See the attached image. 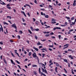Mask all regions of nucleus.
I'll return each instance as SVG.
<instances>
[{"mask_svg":"<svg viewBox=\"0 0 76 76\" xmlns=\"http://www.w3.org/2000/svg\"><path fill=\"white\" fill-rule=\"evenodd\" d=\"M35 31H38L39 29L38 28H36V29H34Z\"/></svg>","mask_w":76,"mask_h":76,"instance_id":"28","label":"nucleus"},{"mask_svg":"<svg viewBox=\"0 0 76 76\" xmlns=\"http://www.w3.org/2000/svg\"><path fill=\"white\" fill-rule=\"evenodd\" d=\"M72 24H70V26H73V25H75V23H74V22L73 23V22H71Z\"/></svg>","mask_w":76,"mask_h":76,"instance_id":"12","label":"nucleus"},{"mask_svg":"<svg viewBox=\"0 0 76 76\" xmlns=\"http://www.w3.org/2000/svg\"><path fill=\"white\" fill-rule=\"evenodd\" d=\"M15 61H16V62H17V63H18V64H20V62H19V61H18L17 60H15Z\"/></svg>","mask_w":76,"mask_h":76,"instance_id":"34","label":"nucleus"},{"mask_svg":"<svg viewBox=\"0 0 76 76\" xmlns=\"http://www.w3.org/2000/svg\"><path fill=\"white\" fill-rule=\"evenodd\" d=\"M48 50H49L50 51H53V50L51 48H49Z\"/></svg>","mask_w":76,"mask_h":76,"instance_id":"64","label":"nucleus"},{"mask_svg":"<svg viewBox=\"0 0 76 76\" xmlns=\"http://www.w3.org/2000/svg\"><path fill=\"white\" fill-rule=\"evenodd\" d=\"M41 41H43V42L45 41H46V39H44L43 40L41 39Z\"/></svg>","mask_w":76,"mask_h":76,"instance_id":"46","label":"nucleus"},{"mask_svg":"<svg viewBox=\"0 0 76 76\" xmlns=\"http://www.w3.org/2000/svg\"><path fill=\"white\" fill-rule=\"evenodd\" d=\"M65 25H66H66H67V22H66L65 23Z\"/></svg>","mask_w":76,"mask_h":76,"instance_id":"57","label":"nucleus"},{"mask_svg":"<svg viewBox=\"0 0 76 76\" xmlns=\"http://www.w3.org/2000/svg\"><path fill=\"white\" fill-rule=\"evenodd\" d=\"M3 23L4 25H8V24L7 23H6L5 21L3 22Z\"/></svg>","mask_w":76,"mask_h":76,"instance_id":"16","label":"nucleus"},{"mask_svg":"<svg viewBox=\"0 0 76 76\" xmlns=\"http://www.w3.org/2000/svg\"><path fill=\"white\" fill-rule=\"evenodd\" d=\"M75 18V17H73L72 18H71V20H74V18Z\"/></svg>","mask_w":76,"mask_h":76,"instance_id":"35","label":"nucleus"},{"mask_svg":"<svg viewBox=\"0 0 76 76\" xmlns=\"http://www.w3.org/2000/svg\"><path fill=\"white\" fill-rule=\"evenodd\" d=\"M3 3H0V4H2V5H6V3H4V2H2Z\"/></svg>","mask_w":76,"mask_h":76,"instance_id":"19","label":"nucleus"},{"mask_svg":"<svg viewBox=\"0 0 76 76\" xmlns=\"http://www.w3.org/2000/svg\"><path fill=\"white\" fill-rule=\"evenodd\" d=\"M1 31L2 32H3V27H1V28L0 27V32H1Z\"/></svg>","mask_w":76,"mask_h":76,"instance_id":"13","label":"nucleus"},{"mask_svg":"<svg viewBox=\"0 0 76 76\" xmlns=\"http://www.w3.org/2000/svg\"><path fill=\"white\" fill-rule=\"evenodd\" d=\"M58 37L59 39H63V37H61V35H59L58 36Z\"/></svg>","mask_w":76,"mask_h":76,"instance_id":"6","label":"nucleus"},{"mask_svg":"<svg viewBox=\"0 0 76 76\" xmlns=\"http://www.w3.org/2000/svg\"><path fill=\"white\" fill-rule=\"evenodd\" d=\"M28 31L30 34H32V32H31V31L30 30H28Z\"/></svg>","mask_w":76,"mask_h":76,"instance_id":"25","label":"nucleus"},{"mask_svg":"<svg viewBox=\"0 0 76 76\" xmlns=\"http://www.w3.org/2000/svg\"><path fill=\"white\" fill-rule=\"evenodd\" d=\"M22 51H23H23H24V48L22 47Z\"/></svg>","mask_w":76,"mask_h":76,"instance_id":"47","label":"nucleus"},{"mask_svg":"<svg viewBox=\"0 0 76 76\" xmlns=\"http://www.w3.org/2000/svg\"><path fill=\"white\" fill-rule=\"evenodd\" d=\"M51 23H56V22L55 21L54 22H52Z\"/></svg>","mask_w":76,"mask_h":76,"instance_id":"61","label":"nucleus"},{"mask_svg":"<svg viewBox=\"0 0 76 76\" xmlns=\"http://www.w3.org/2000/svg\"><path fill=\"white\" fill-rule=\"evenodd\" d=\"M68 66L69 67H70V63H68Z\"/></svg>","mask_w":76,"mask_h":76,"instance_id":"60","label":"nucleus"},{"mask_svg":"<svg viewBox=\"0 0 76 76\" xmlns=\"http://www.w3.org/2000/svg\"><path fill=\"white\" fill-rule=\"evenodd\" d=\"M52 63V60L51 59L49 61L50 63Z\"/></svg>","mask_w":76,"mask_h":76,"instance_id":"50","label":"nucleus"},{"mask_svg":"<svg viewBox=\"0 0 76 76\" xmlns=\"http://www.w3.org/2000/svg\"><path fill=\"white\" fill-rule=\"evenodd\" d=\"M68 20H69V19H70V17L66 16L65 17Z\"/></svg>","mask_w":76,"mask_h":76,"instance_id":"31","label":"nucleus"},{"mask_svg":"<svg viewBox=\"0 0 76 76\" xmlns=\"http://www.w3.org/2000/svg\"><path fill=\"white\" fill-rule=\"evenodd\" d=\"M69 44H66L64 45V47H65V48H67L69 47Z\"/></svg>","mask_w":76,"mask_h":76,"instance_id":"7","label":"nucleus"},{"mask_svg":"<svg viewBox=\"0 0 76 76\" xmlns=\"http://www.w3.org/2000/svg\"><path fill=\"white\" fill-rule=\"evenodd\" d=\"M26 6H28L29 7L30 9H31V6H30V5H29V4H26Z\"/></svg>","mask_w":76,"mask_h":76,"instance_id":"14","label":"nucleus"},{"mask_svg":"<svg viewBox=\"0 0 76 76\" xmlns=\"http://www.w3.org/2000/svg\"><path fill=\"white\" fill-rule=\"evenodd\" d=\"M30 28L32 31H34V28H33V27H32L31 26L30 27Z\"/></svg>","mask_w":76,"mask_h":76,"instance_id":"15","label":"nucleus"},{"mask_svg":"<svg viewBox=\"0 0 76 76\" xmlns=\"http://www.w3.org/2000/svg\"><path fill=\"white\" fill-rule=\"evenodd\" d=\"M68 22L69 23H71V22H72V21H71V20H68Z\"/></svg>","mask_w":76,"mask_h":76,"instance_id":"41","label":"nucleus"},{"mask_svg":"<svg viewBox=\"0 0 76 76\" xmlns=\"http://www.w3.org/2000/svg\"><path fill=\"white\" fill-rule=\"evenodd\" d=\"M37 65H36L33 64L32 65V67H37Z\"/></svg>","mask_w":76,"mask_h":76,"instance_id":"22","label":"nucleus"},{"mask_svg":"<svg viewBox=\"0 0 76 76\" xmlns=\"http://www.w3.org/2000/svg\"><path fill=\"white\" fill-rule=\"evenodd\" d=\"M3 61L5 63V64H7V61H6V59H3Z\"/></svg>","mask_w":76,"mask_h":76,"instance_id":"17","label":"nucleus"},{"mask_svg":"<svg viewBox=\"0 0 76 76\" xmlns=\"http://www.w3.org/2000/svg\"><path fill=\"white\" fill-rule=\"evenodd\" d=\"M19 34H23V32H22V30L19 31Z\"/></svg>","mask_w":76,"mask_h":76,"instance_id":"20","label":"nucleus"},{"mask_svg":"<svg viewBox=\"0 0 76 76\" xmlns=\"http://www.w3.org/2000/svg\"><path fill=\"white\" fill-rule=\"evenodd\" d=\"M11 26L12 28H15V30H17V26H16V24L14 23Z\"/></svg>","mask_w":76,"mask_h":76,"instance_id":"2","label":"nucleus"},{"mask_svg":"<svg viewBox=\"0 0 76 76\" xmlns=\"http://www.w3.org/2000/svg\"><path fill=\"white\" fill-rule=\"evenodd\" d=\"M49 47H52V48H53V45H49Z\"/></svg>","mask_w":76,"mask_h":76,"instance_id":"58","label":"nucleus"},{"mask_svg":"<svg viewBox=\"0 0 76 76\" xmlns=\"http://www.w3.org/2000/svg\"><path fill=\"white\" fill-rule=\"evenodd\" d=\"M21 13H23L24 15V16H25V17H26V14H25V12H24V11H21Z\"/></svg>","mask_w":76,"mask_h":76,"instance_id":"8","label":"nucleus"},{"mask_svg":"<svg viewBox=\"0 0 76 76\" xmlns=\"http://www.w3.org/2000/svg\"><path fill=\"white\" fill-rule=\"evenodd\" d=\"M53 64V62H52L51 64H49V66L50 67H51V65H52V64Z\"/></svg>","mask_w":76,"mask_h":76,"instance_id":"55","label":"nucleus"},{"mask_svg":"<svg viewBox=\"0 0 76 76\" xmlns=\"http://www.w3.org/2000/svg\"><path fill=\"white\" fill-rule=\"evenodd\" d=\"M33 48L36 50L37 51H38V49L37 48H35V47H33Z\"/></svg>","mask_w":76,"mask_h":76,"instance_id":"10","label":"nucleus"},{"mask_svg":"<svg viewBox=\"0 0 76 76\" xmlns=\"http://www.w3.org/2000/svg\"><path fill=\"white\" fill-rule=\"evenodd\" d=\"M41 50H45V51H47V49H45L44 48L41 49Z\"/></svg>","mask_w":76,"mask_h":76,"instance_id":"21","label":"nucleus"},{"mask_svg":"<svg viewBox=\"0 0 76 76\" xmlns=\"http://www.w3.org/2000/svg\"><path fill=\"white\" fill-rule=\"evenodd\" d=\"M33 20L34 22H35V20H36V19H35L34 18H33Z\"/></svg>","mask_w":76,"mask_h":76,"instance_id":"56","label":"nucleus"},{"mask_svg":"<svg viewBox=\"0 0 76 76\" xmlns=\"http://www.w3.org/2000/svg\"><path fill=\"white\" fill-rule=\"evenodd\" d=\"M73 6H76V3L74 2V3L73 4Z\"/></svg>","mask_w":76,"mask_h":76,"instance_id":"37","label":"nucleus"},{"mask_svg":"<svg viewBox=\"0 0 76 76\" xmlns=\"http://www.w3.org/2000/svg\"><path fill=\"white\" fill-rule=\"evenodd\" d=\"M31 54H32V53L31 52H29L28 56H31Z\"/></svg>","mask_w":76,"mask_h":76,"instance_id":"24","label":"nucleus"},{"mask_svg":"<svg viewBox=\"0 0 76 76\" xmlns=\"http://www.w3.org/2000/svg\"><path fill=\"white\" fill-rule=\"evenodd\" d=\"M11 55L13 57H15V56L14 55H13V53L12 52H11Z\"/></svg>","mask_w":76,"mask_h":76,"instance_id":"27","label":"nucleus"},{"mask_svg":"<svg viewBox=\"0 0 76 76\" xmlns=\"http://www.w3.org/2000/svg\"><path fill=\"white\" fill-rule=\"evenodd\" d=\"M56 29H61V28L60 27H55L53 28V31H55L56 30Z\"/></svg>","mask_w":76,"mask_h":76,"instance_id":"3","label":"nucleus"},{"mask_svg":"<svg viewBox=\"0 0 76 76\" xmlns=\"http://www.w3.org/2000/svg\"><path fill=\"white\" fill-rule=\"evenodd\" d=\"M32 56L34 58H36V59H37V58H38V56H37L35 52H34V53L33 54Z\"/></svg>","mask_w":76,"mask_h":76,"instance_id":"1","label":"nucleus"},{"mask_svg":"<svg viewBox=\"0 0 76 76\" xmlns=\"http://www.w3.org/2000/svg\"><path fill=\"white\" fill-rule=\"evenodd\" d=\"M42 72H44V71H45V70L43 68H42Z\"/></svg>","mask_w":76,"mask_h":76,"instance_id":"48","label":"nucleus"},{"mask_svg":"<svg viewBox=\"0 0 76 76\" xmlns=\"http://www.w3.org/2000/svg\"><path fill=\"white\" fill-rule=\"evenodd\" d=\"M18 67H19V69H21V68L20 67V65H18Z\"/></svg>","mask_w":76,"mask_h":76,"instance_id":"62","label":"nucleus"},{"mask_svg":"<svg viewBox=\"0 0 76 76\" xmlns=\"http://www.w3.org/2000/svg\"><path fill=\"white\" fill-rule=\"evenodd\" d=\"M37 60H38V64H39V58H37Z\"/></svg>","mask_w":76,"mask_h":76,"instance_id":"40","label":"nucleus"},{"mask_svg":"<svg viewBox=\"0 0 76 76\" xmlns=\"http://www.w3.org/2000/svg\"><path fill=\"white\" fill-rule=\"evenodd\" d=\"M58 56L59 57H60V58H61V55H58Z\"/></svg>","mask_w":76,"mask_h":76,"instance_id":"63","label":"nucleus"},{"mask_svg":"<svg viewBox=\"0 0 76 76\" xmlns=\"http://www.w3.org/2000/svg\"><path fill=\"white\" fill-rule=\"evenodd\" d=\"M44 72H45V73H47V75L48 74V73H47V70H46V69H45V71H44Z\"/></svg>","mask_w":76,"mask_h":76,"instance_id":"33","label":"nucleus"},{"mask_svg":"<svg viewBox=\"0 0 76 76\" xmlns=\"http://www.w3.org/2000/svg\"><path fill=\"white\" fill-rule=\"evenodd\" d=\"M34 37L36 39H38V37L37 36H35Z\"/></svg>","mask_w":76,"mask_h":76,"instance_id":"39","label":"nucleus"},{"mask_svg":"<svg viewBox=\"0 0 76 76\" xmlns=\"http://www.w3.org/2000/svg\"><path fill=\"white\" fill-rule=\"evenodd\" d=\"M66 25H61V26L62 27H64V26H65Z\"/></svg>","mask_w":76,"mask_h":76,"instance_id":"52","label":"nucleus"},{"mask_svg":"<svg viewBox=\"0 0 76 76\" xmlns=\"http://www.w3.org/2000/svg\"><path fill=\"white\" fill-rule=\"evenodd\" d=\"M64 62H66V63H68L67 61V59H64Z\"/></svg>","mask_w":76,"mask_h":76,"instance_id":"23","label":"nucleus"},{"mask_svg":"<svg viewBox=\"0 0 76 76\" xmlns=\"http://www.w3.org/2000/svg\"><path fill=\"white\" fill-rule=\"evenodd\" d=\"M27 15H28V17H30V14H29V12H28L27 13Z\"/></svg>","mask_w":76,"mask_h":76,"instance_id":"38","label":"nucleus"},{"mask_svg":"<svg viewBox=\"0 0 76 76\" xmlns=\"http://www.w3.org/2000/svg\"><path fill=\"white\" fill-rule=\"evenodd\" d=\"M50 35H54V33H53V32H52V33H50Z\"/></svg>","mask_w":76,"mask_h":76,"instance_id":"53","label":"nucleus"},{"mask_svg":"<svg viewBox=\"0 0 76 76\" xmlns=\"http://www.w3.org/2000/svg\"><path fill=\"white\" fill-rule=\"evenodd\" d=\"M68 51H72V49H68Z\"/></svg>","mask_w":76,"mask_h":76,"instance_id":"51","label":"nucleus"},{"mask_svg":"<svg viewBox=\"0 0 76 76\" xmlns=\"http://www.w3.org/2000/svg\"><path fill=\"white\" fill-rule=\"evenodd\" d=\"M45 17L46 18H48V15H45Z\"/></svg>","mask_w":76,"mask_h":76,"instance_id":"42","label":"nucleus"},{"mask_svg":"<svg viewBox=\"0 0 76 76\" xmlns=\"http://www.w3.org/2000/svg\"><path fill=\"white\" fill-rule=\"evenodd\" d=\"M8 21L11 24H12V23L11 22V21L10 20H8Z\"/></svg>","mask_w":76,"mask_h":76,"instance_id":"54","label":"nucleus"},{"mask_svg":"<svg viewBox=\"0 0 76 76\" xmlns=\"http://www.w3.org/2000/svg\"><path fill=\"white\" fill-rule=\"evenodd\" d=\"M7 9H11V7H10V5L9 4H7Z\"/></svg>","mask_w":76,"mask_h":76,"instance_id":"4","label":"nucleus"},{"mask_svg":"<svg viewBox=\"0 0 76 76\" xmlns=\"http://www.w3.org/2000/svg\"><path fill=\"white\" fill-rule=\"evenodd\" d=\"M52 21H53V22H54V21H55L56 20L55 19H54L53 18L52 19Z\"/></svg>","mask_w":76,"mask_h":76,"instance_id":"49","label":"nucleus"},{"mask_svg":"<svg viewBox=\"0 0 76 76\" xmlns=\"http://www.w3.org/2000/svg\"><path fill=\"white\" fill-rule=\"evenodd\" d=\"M35 23L36 25H39V21H38V20H36L35 21Z\"/></svg>","mask_w":76,"mask_h":76,"instance_id":"5","label":"nucleus"},{"mask_svg":"<svg viewBox=\"0 0 76 76\" xmlns=\"http://www.w3.org/2000/svg\"><path fill=\"white\" fill-rule=\"evenodd\" d=\"M57 69L58 68L57 67H56L55 68V72H56V73H58V72H57Z\"/></svg>","mask_w":76,"mask_h":76,"instance_id":"18","label":"nucleus"},{"mask_svg":"<svg viewBox=\"0 0 76 76\" xmlns=\"http://www.w3.org/2000/svg\"><path fill=\"white\" fill-rule=\"evenodd\" d=\"M10 61L12 64H13L14 65H15V62H13V60L11 59Z\"/></svg>","mask_w":76,"mask_h":76,"instance_id":"11","label":"nucleus"},{"mask_svg":"<svg viewBox=\"0 0 76 76\" xmlns=\"http://www.w3.org/2000/svg\"><path fill=\"white\" fill-rule=\"evenodd\" d=\"M42 58H44L45 56V54H42Z\"/></svg>","mask_w":76,"mask_h":76,"instance_id":"29","label":"nucleus"},{"mask_svg":"<svg viewBox=\"0 0 76 76\" xmlns=\"http://www.w3.org/2000/svg\"><path fill=\"white\" fill-rule=\"evenodd\" d=\"M64 70L65 71V72L66 73H67V71L66 70V69L65 68H64Z\"/></svg>","mask_w":76,"mask_h":76,"instance_id":"30","label":"nucleus"},{"mask_svg":"<svg viewBox=\"0 0 76 76\" xmlns=\"http://www.w3.org/2000/svg\"><path fill=\"white\" fill-rule=\"evenodd\" d=\"M56 66H59V64H58V63H56Z\"/></svg>","mask_w":76,"mask_h":76,"instance_id":"32","label":"nucleus"},{"mask_svg":"<svg viewBox=\"0 0 76 76\" xmlns=\"http://www.w3.org/2000/svg\"><path fill=\"white\" fill-rule=\"evenodd\" d=\"M49 34H46L45 35V37H49Z\"/></svg>","mask_w":76,"mask_h":76,"instance_id":"43","label":"nucleus"},{"mask_svg":"<svg viewBox=\"0 0 76 76\" xmlns=\"http://www.w3.org/2000/svg\"><path fill=\"white\" fill-rule=\"evenodd\" d=\"M72 31H73V29H72L71 30H70L69 31V32H68V34H70V32H72Z\"/></svg>","mask_w":76,"mask_h":76,"instance_id":"9","label":"nucleus"},{"mask_svg":"<svg viewBox=\"0 0 76 76\" xmlns=\"http://www.w3.org/2000/svg\"><path fill=\"white\" fill-rule=\"evenodd\" d=\"M39 74H41V69L40 68H39Z\"/></svg>","mask_w":76,"mask_h":76,"instance_id":"26","label":"nucleus"},{"mask_svg":"<svg viewBox=\"0 0 76 76\" xmlns=\"http://www.w3.org/2000/svg\"><path fill=\"white\" fill-rule=\"evenodd\" d=\"M10 42H13V40H10Z\"/></svg>","mask_w":76,"mask_h":76,"instance_id":"59","label":"nucleus"},{"mask_svg":"<svg viewBox=\"0 0 76 76\" xmlns=\"http://www.w3.org/2000/svg\"><path fill=\"white\" fill-rule=\"evenodd\" d=\"M22 20H23V22H25V19H24V18H22Z\"/></svg>","mask_w":76,"mask_h":76,"instance_id":"45","label":"nucleus"},{"mask_svg":"<svg viewBox=\"0 0 76 76\" xmlns=\"http://www.w3.org/2000/svg\"><path fill=\"white\" fill-rule=\"evenodd\" d=\"M0 44H1V45H3V42L1 41V42H0Z\"/></svg>","mask_w":76,"mask_h":76,"instance_id":"44","label":"nucleus"},{"mask_svg":"<svg viewBox=\"0 0 76 76\" xmlns=\"http://www.w3.org/2000/svg\"><path fill=\"white\" fill-rule=\"evenodd\" d=\"M34 3L36 4H38V3H37V0H35L34 1Z\"/></svg>","mask_w":76,"mask_h":76,"instance_id":"36","label":"nucleus"}]
</instances>
